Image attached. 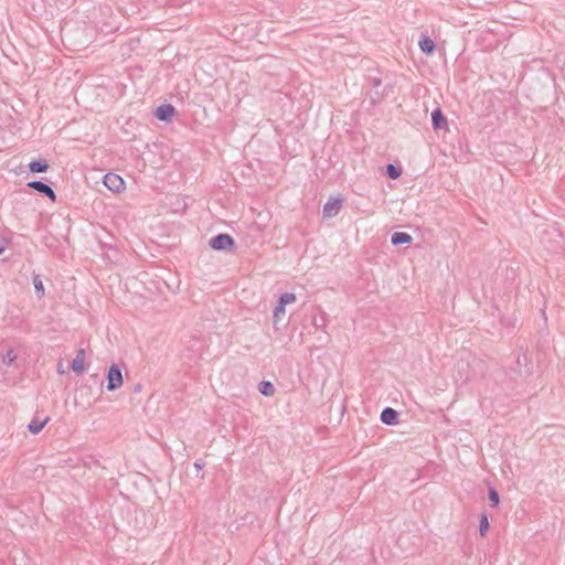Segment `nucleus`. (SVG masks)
<instances>
[{"label": "nucleus", "mask_w": 565, "mask_h": 565, "mask_svg": "<svg viewBox=\"0 0 565 565\" xmlns=\"http://www.w3.org/2000/svg\"><path fill=\"white\" fill-rule=\"evenodd\" d=\"M209 246L214 250L230 252L235 248L236 242L230 234L220 233L210 238Z\"/></svg>", "instance_id": "obj_1"}, {"label": "nucleus", "mask_w": 565, "mask_h": 565, "mask_svg": "<svg viewBox=\"0 0 565 565\" xmlns=\"http://www.w3.org/2000/svg\"><path fill=\"white\" fill-rule=\"evenodd\" d=\"M122 373L117 364H111L107 372V390L116 391L122 385Z\"/></svg>", "instance_id": "obj_2"}, {"label": "nucleus", "mask_w": 565, "mask_h": 565, "mask_svg": "<svg viewBox=\"0 0 565 565\" xmlns=\"http://www.w3.org/2000/svg\"><path fill=\"white\" fill-rule=\"evenodd\" d=\"M104 185L114 193H118L125 189V181L116 173L108 172L103 179Z\"/></svg>", "instance_id": "obj_3"}, {"label": "nucleus", "mask_w": 565, "mask_h": 565, "mask_svg": "<svg viewBox=\"0 0 565 565\" xmlns=\"http://www.w3.org/2000/svg\"><path fill=\"white\" fill-rule=\"evenodd\" d=\"M30 189L36 191L38 193L49 198L52 202L56 201V194L51 185L46 184L43 181L34 180L30 181L26 184Z\"/></svg>", "instance_id": "obj_4"}, {"label": "nucleus", "mask_w": 565, "mask_h": 565, "mask_svg": "<svg viewBox=\"0 0 565 565\" xmlns=\"http://www.w3.org/2000/svg\"><path fill=\"white\" fill-rule=\"evenodd\" d=\"M175 114H177V109L171 104H162L154 111V116L159 120L166 121V122L171 121V119L175 116Z\"/></svg>", "instance_id": "obj_5"}, {"label": "nucleus", "mask_w": 565, "mask_h": 565, "mask_svg": "<svg viewBox=\"0 0 565 565\" xmlns=\"http://www.w3.org/2000/svg\"><path fill=\"white\" fill-rule=\"evenodd\" d=\"M447 118L440 108H436L431 111V126L434 130H441L447 128Z\"/></svg>", "instance_id": "obj_6"}, {"label": "nucleus", "mask_w": 565, "mask_h": 565, "mask_svg": "<svg viewBox=\"0 0 565 565\" xmlns=\"http://www.w3.org/2000/svg\"><path fill=\"white\" fill-rule=\"evenodd\" d=\"M342 207V200L341 199H329V201L323 206V215L326 217H332L335 216Z\"/></svg>", "instance_id": "obj_7"}, {"label": "nucleus", "mask_w": 565, "mask_h": 565, "mask_svg": "<svg viewBox=\"0 0 565 565\" xmlns=\"http://www.w3.org/2000/svg\"><path fill=\"white\" fill-rule=\"evenodd\" d=\"M381 422L385 425H395L398 422V412L392 407H385L381 413Z\"/></svg>", "instance_id": "obj_8"}, {"label": "nucleus", "mask_w": 565, "mask_h": 565, "mask_svg": "<svg viewBox=\"0 0 565 565\" xmlns=\"http://www.w3.org/2000/svg\"><path fill=\"white\" fill-rule=\"evenodd\" d=\"M85 350L79 349L76 352V356L73 359L71 363V370L75 373H83L84 371V361H85Z\"/></svg>", "instance_id": "obj_9"}, {"label": "nucleus", "mask_w": 565, "mask_h": 565, "mask_svg": "<svg viewBox=\"0 0 565 565\" xmlns=\"http://www.w3.org/2000/svg\"><path fill=\"white\" fill-rule=\"evenodd\" d=\"M413 241L412 235L406 232H395L391 236V243L394 246L411 244Z\"/></svg>", "instance_id": "obj_10"}, {"label": "nucleus", "mask_w": 565, "mask_h": 565, "mask_svg": "<svg viewBox=\"0 0 565 565\" xmlns=\"http://www.w3.org/2000/svg\"><path fill=\"white\" fill-rule=\"evenodd\" d=\"M49 163L45 159H35V160H32L30 163H29V170L30 172L32 173H42V172H46L47 169H49Z\"/></svg>", "instance_id": "obj_11"}, {"label": "nucleus", "mask_w": 565, "mask_h": 565, "mask_svg": "<svg viewBox=\"0 0 565 565\" xmlns=\"http://www.w3.org/2000/svg\"><path fill=\"white\" fill-rule=\"evenodd\" d=\"M50 418L46 417L43 420H40L38 417H34L28 425V429L31 434L36 435L39 434L44 426L49 423Z\"/></svg>", "instance_id": "obj_12"}, {"label": "nucleus", "mask_w": 565, "mask_h": 565, "mask_svg": "<svg viewBox=\"0 0 565 565\" xmlns=\"http://www.w3.org/2000/svg\"><path fill=\"white\" fill-rule=\"evenodd\" d=\"M419 47L422 50L423 53H425L426 55H430L434 53V51L436 50V44L435 42L428 38V36H423L420 40H419Z\"/></svg>", "instance_id": "obj_13"}, {"label": "nucleus", "mask_w": 565, "mask_h": 565, "mask_svg": "<svg viewBox=\"0 0 565 565\" xmlns=\"http://www.w3.org/2000/svg\"><path fill=\"white\" fill-rule=\"evenodd\" d=\"M258 391L264 396H273L275 394V386L269 381H262L258 384Z\"/></svg>", "instance_id": "obj_14"}, {"label": "nucleus", "mask_w": 565, "mask_h": 565, "mask_svg": "<svg viewBox=\"0 0 565 565\" xmlns=\"http://www.w3.org/2000/svg\"><path fill=\"white\" fill-rule=\"evenodd\" d=\"M386 174L390 179L396 180L402 174V169L395 164L388 163L386 166Z\"/></svg>", "instance_id": "obj_15"}, {"label": "nucleus", "mask_w": 565, "mask_h": 565, "mask_svg": "<svg viewBox=\"0 0 565 565\" xmlns=\"http://www.w3.org/2000/svg\"><path fill=\"white\" fill-rule=\"evenodd\" d=\"M32 280H33V286H34V289H35V294L38 295V297H43L44 296V286H43V281L41 279V276L40 275H34Z\"/></svg>", "instance_id": "obj_16"}, {"label": "nucleus", "mask_w": 565, "mask_h": 565, "mask_svg": "<svg viewBox=\"0 0 565 565\" xmlns=\"http://www.w3.org/2000/svg\"><path fill=\"white\" fill-rule=\"evenodd\" d=\"M490 527L489 520L486 513L481 514L479 522V532L481 536H484Z\"/></svg>", "instance_id": "obj_17"}, {"label": "nucleus", "mask_w": 565, "mask_h": 565, "mask_svg": "<svg viewBox=\"0 0 565 565\" xmlns=\"http://www.w3.org/2000/svg\"><path fill=\"white\" fill-rule=\"evenodd\" d=\"M488 498H489L491 507H493V508L498 507V504L500 502V495H499V492L494 488L489 489Z\"/></svg>", "instance_id": "obj_18"}, {"label": "nucleus", "mask_w": 565, "mask_h": 565, "mask_svg": "<svg viewBox=\"0 0 565 565\" xmlns=\"http://www.w3.org/2000/svg\"><path fill=\"white\" fill-rule=\"evenodd\" d=\"M17 360V353L13 349H9L2 356V362L7 365H11Z\"/></svg>", "instance_id": "obj_19"}, {"label": "nucleus", "mask_w": 565, "mask_h": 565, "mask_svg": "<svg viewBox=\"0 0 565 565\" xmlns=\"http://www.w3.org/2000/svg\"><path fill=\"white\" fill-rule=\"evenodd\" d=\"M278 300H280L282 303H285V306H287L288 303H292L296 301V295L292 292H285L282 295H280Z\"/></svg>", "instance_id": "obj_20"}, {"label": "nucleus", "mask_w": 565, "mask_h": 565, "mask_svg": "<svg viewBox=\"0 0 565 565\" xmlns=\"http://www.w3.org/2000/svg\"><path fill=\"white\" fill-rule=\"evenodd\" d=\"M285 308H286L285 303H282L280 300H278V302L273 311V318H279L280 315H284L286 311Z\"/></svg>", "instance_id": "obj_21"}, {"label": "nucleus", "mask_w": 565, "mask_h": 565, "mask_svg": "<svg viewBox=\"0 0 565 565\" xmlns=\"http://www.w3.org/2000/svg\"><path fill=\"white\" fill-rule=\"evenodd\" d=\"M78 394H79L81 396L86 395L87 397L93 396V388H92V386H87V385L82 386V387L78 390Z\"/></svg>", "instance_id": "obj_22"}, {"label": "nucleus", "mask_w": 565, "mask_h": 565, "mask_svg": "<svg viewBox=\"0 0 565 565\" xmlns=\"http://www.w3.org/2000/svg\"><path fill=\"white\" fill-rule=\"evenodd\" d=\"M205 467V462L202 459H198L194 462V468L196 471H201Z\"/></svg>", "instance_id": "obj_23"}, {"label": "nucleus", "mask_w": 565, "mask_h": 565, "mask_svg": "<svg viewBox=\"0 0 565 565\" xmlns=\"http://www.w3.org/2000/svg\"><path fill=\"white\" fill-rule=\"evenodd\" d=\"M383 94H380L379 92H374V94L371 96L373 103H377L382 99Z\"/></svg>", "instance_id": "obj_24"}, {"label": "nucleus", "mask_w": 565, "mask_h": 565, "mask_svg": "<svg viewBox=\"0 0 565 565\" xmlns=\"http://www.w3.org/2000/svg\"><path fill=\"white\" fill-rule=\"evenodd\" d=\"M381 84H382L381 78H379V77H373L372 78V87L373 88H377L379 86H381Z\"/></svg>", "instance_id": "obj_25"}, {"label": "nucleus", "mask_w": 565, "mask_h": 565, "mask_svg": "<svg viewBox=\"0 0 565 565\" xmlns=\"http://www.w3.org/2000/svg\"><path fill=\"white\" fill-rule=\"evenodd\" d=\"M141 390V385L140 384H137L134 388L135 392H140Z\"/></svg>", "instance_id": "obj_26"}, {"label": "nucleus", "mask_w": 565, "mask_h": 565, "mask_svg": "<svg viewBox=\"0 0 565 565\" xmlns=\"http://www.w3.org/2000/svg\"><path fill=\"white\" fill-rule=\"evenodd\" d=\"M4 252V246L0 245V255Z\"/></svg>", "instance_id": "obj_27"}, {"label": "nucleus", "mask_w": 565, "mask_h": 565, "mask_svg": "<svg viewBox=\"0 0 565 565\" xmlns=\"http://www.w3.org/2000/svg\"><path fill=\"white\" fill-rule=\"evenodd\" d=\"M282 320H278V319H275L274 322L275 324L277 326L279 322H281Z\"/></svg>", "instance_id": "obj_28"}, {"label": "nucleus", "mask_w": 565, "mask_h": 565, "mask_svg": "<svg viewBox=\"0 0 565 565\" xmlns=\"http://www.w3.org/2000/svg\"><path fill=\"white\" fill-rule=\"evenodd\" d=\"M518 363H519V364L523 363V360H521L520 358H518Z\"/></svg>", "instance_id": "obj_29"}, {"label": "nucleus", "mask_w": 565, "mask_h": 565, "mask_svg": "<svg viewBox=\"0 0 565 565\" xmlns=\"http://www.w3.org/2000/svg\"><path fill=\"white\" fill-rule=\"evenodd\" d=\"M518 363H519V364L523 363V360H521L520 358H518Z\"/></svg>", "instance_id": "obj_30"}]
</instances>
